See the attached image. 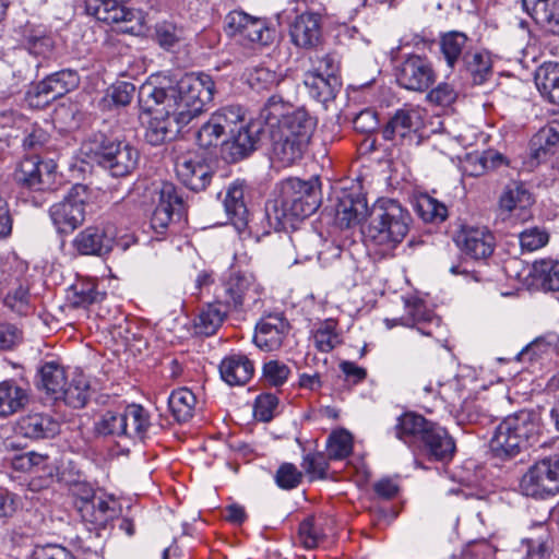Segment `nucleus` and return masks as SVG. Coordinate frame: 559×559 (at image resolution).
Segmentation results:
<instances>
[{
  "instance_id": "nucleus-34",
  "label": "nucleus",
  "mask_w": 559,
  "mask_h": 559,
  "mask_svg": "<svg viewBox=\"0 0 559 559\" xmlns=\"http://www.w3.org/2000/svg\"><path fill=\"white\" fill-rule=\"evenodd\" d=\"M533 284L545 292L559 290V261L540 259L533 263L530 272Z\"/></svg>"
},
{
  "instance_id": "nucleus-39",
  "label": "nucleus",
  "mask_w": 559,
  "mask_h": 559,
  "mask_svg": "<svg viewBox=\"0 0 559 559\" xmlns=\"http://www.w3.org/2000/svg\"><path fill=\"white\" fill-rule=\"evenodd\" d=\"M91 396V385L87 377L82 371H74L70 381L67 380L64 393L60 400L73 408H82Z\"/></svg>"
},
{
  "instance_id": "nucleus-56",
  "label": "nucleus",
  "mask_w": 559,
  "mask_h": 559,
  "mask_svg": "<svg viewBox=\"0 0 559 559\" xmlns=\"http://www.w3.org/2000/svg\"><path fill=\"white\" fill-rule=\"evenodd\" d=\"M4 305L17 314H27L31 311L28 287L19 282L7 293Z\"/></svg>"
},
{
  "instance_id": "nucleus-42",
  "label": "nucleus",
  "mask_w": 559,
  "mask_h": 559,
  "mask_svg": "<svg viewBox=\"0 0 559 559\" xmlns=\"http://www.w3.org/2000/svg\"><path fill=\"white\" fill-rule=\"evenodd\" d=\"M407 317L400 319V323L405 326H417V330L425 335H432V331L421 326L425 323L439 326L440 318L428 310L424 302L415 300L406 302Z\"/></svg>"
},
{
  "instance_id": "nucleus-21",
  "label": "nucleus",
  "mask_w": 559,
  "mask_h": 559,
  "mask_svg": "<svg viewBox=\"0 0 559 559\" xmlns=\"http://www.w3.org/2000/svg\"><path fill=\"white\" fill-rule=\"evenodd\" d=\"M289 35L299 48H317L322 40L321 15L309 11L297 15L290 24Z\"/></svg>"
},
{
  "instance_id": "nucleus-58",
  "label": "nucleus",
  "mask_w": 559,
  "mask_h": 559,
  "mask_svg": "<svg viewBox=\"0 0 559 559\" xmlns=\"http://www.w3.org/2000/svg\"><path fill=\"white\" fill-rule=\"evenodd\" d=\"M519 239L522 250L532 252L547 245L549 235L543 228L532 227L523 230L520 234Z\"/></svg>"
},
{
  "instance_id": "nucleus-23",
  "label": "nucleus",
  "mask_w": 559,
  "mask_h": 559,
  "mask_svg": "<svg viewBox=\"0 0 559 559\" xmlns=\"http://www.w3.org/2000/svg\"><path fill=\"white\" fill-rule=\"evenodd\" d=\"M79 84V73L71 69H63L38 82L34 93L36 97H44L45 102L48 103L72 92Z\"/></svg>"
},
{
  "instance_id": "nucleus-41",
  "label": "nucleus",
  "mask_w": 559,
  "mask_h": 559,
  "mask_svg": "<svg viewBox=\"0 0 559 559\" xmlns=\"http://www.w3.org/2000/svg\"><path fill=\"white\" fill-rule=\"evenodd\" d=\"M229 311L228 308H225L224 305L215 298L214 302L207 304L201 309L195 323L197 330L199 333L206 336L213 335L222 325Z\"/></svg>"
},
{
  "instance_id": "nucleus-11",
  "label": "nucleus",
  "mask_w": 559,
  "mask_h": 559,
  "mask_svg": "<svg viewBox=\"0 0 559 559\" xmlns=\"http://www.w3.org/2000/svg\"><path fill=\"white\" fill-rule=\"evenodd\" d=\"M423 127V117L419 109L401 108L388 120L382 130L386 141L401 145L418 143V131Z\"/></svg>"
},
{
  "instance_id": "nucleus-37",
  "label": "nucleus",
  "mask_w": 559,
  "mask_h": 559,
  "mask_svg": "<svg viewBox=\"0 0 559 559\" xmlns=\"http://www.w3.org/2000/svg\"><path fill=\"white\" fill-rule=\"evenodd\" d=\"M535 83L544 97L559 106V63L546 62L542 64L536 70Z\"/></svg>"
},
{
  "instance_id": "nucleus-60",
  "label": "nucleus",
  "mask_w": 559,
  "mask_h": 559,
  "mask_svg": "<svg viewBox=\"0 0 559 559\" xmlns=\"http://www.w3.org/2000/svg\"><path fill=\"white\" fill-rule=\"evenodd\" d=\"M526 559H546L550 555V534L544 531L537 537L526 540Z\"/></svg>"
},
{
  "instance_id": "nucleus-55",
  "label": "nucleus",
  "mask_w": 559,
  "mask_h": 559,
  "mask_svg": "<svg viewBox=\"0 0 559 559\" xmlns=\"http://www.w3.org/2000/svg\"><path fill=\"white\" fill-rule=\"evenodd\" d=\"M287 104L278 95H272L260 110V119L271 128H277L278 123L288 112Z\"/></svg>"
},
{
  "instance_id": "nucleus-49",
  "label": "nucleus",
  "mask_w": 559,
  "mask_h": 559,
  "mask_svg": "<svg viewBox=\"0 0 559 559\" xmlns=\"http://www.w3.org/2000/svg\"><path fill=\"white\" fill-rule=\"evenodd\" d=\"M464 64L474 84H483L491 74L489 56L481 52L464 55Z\"/></svg>"
},
{
  "instance_id": "nucleus-7",
  "label": "nucleus",
  "mask_w": 559,
  "mask_h": 559,
  "mask_svg": "<svg viewBox=\"0 0 559 559\" xmlns=\"http://www.w3.org/2000/svg\"><path fill=\"white\" fill-rule=\"evenodd\" d=\"M90 199L88 188L76 183L63 199L49 209L50 219L60 234H71L85 221V206Z\"/></svg>"
},
{
  "instance_id": "nucleus-12",
  "label": "nucleus",
  "mask_w": 559,
  "mask_h": 559,
  "mask_svg": "<svg viewBox=\"0 0 559 559\" xmlns=\"http://www.w3.org/2000/svg\"><path fill=\"white\" fill-rule=\"evenodd\" d=\"M83 495L79 496L75 507L81 519L95 528H105L118 515L117 501L111 498L96 496L92 488L83 486Z\"/></svg>"
},
{
  "instance_id": "nucleus-54",
  "label": "nucleus",
  "mask_w": 559,
  "mask_h": 559,
  "mask_svg": "<svg viewBox=\"0 0 559 559\" xmlns=\"http://www.w3.org/2000/svg\"><path fill=\"white\" fill-rule=\"evenodd\" d=\"M155 39L162 48L169 50L185 39V32L171 22H162L155 27Z\"/></svg>"
},
{
  "instance_id": "nucleus-64",
  "label": "nucleus",
  "mask_w": 559,
  "mask_h": 559,
  "mask_svg": "<svg viewBox=\"0 0 559 559\" xmlns=\"http://www.w3.org/2000/svg\"><path fill=\"white\" fill-rule=\"evenodd\" d=\"M313 343L322 353L331 352L338 343V336L330 324L320 326L313 334Z\"/></svg>"
},
{
  "instance_id": "nucleus-25",
  "label": "nucleus",
  "mask_w": 559,
  "mask_h": 559,
  "mask_svg": "<svg viewBox=\"0 0 559 559\" xmlns=\"http://www.w3.org/2000/svg\"><path fill=\"white\" fill-rule=\"evenodd\" d=\"M522 5L547 33L559 36V0H522Z\"/></svg>"
},
{
  "instance_id": "nucleus-27",
  "label": "nucleus",
  "mask_w": 559,
  "mask_h": 559,
  "mask_svg": "<svg viewBox=\"0 0 559 559\" xmlns=\"http://www.w3.org/2000/svg\"><path fill=\"white\" fill-rule=\"evenodd\" d=\"M243 185L240 182H234L229 186L224 200V206L226 214L237 229L238 233H243L249 223V212L246 206Z\"/></svg>"
},
{
  "instance_id": "nucleus-38",
  "label": "nucleus",
  "mask_w": 559,
  "mask_h": 559,
  "mask_svg": "<svg viewBox=\"0 0 559 559\" xmlns=\"http://www.w3.org/2000/svg\"><path fill=\"white\" fill-rule=\"evenodd\" d=\"M273 160L282 167H289L300 162L307 151V146L301 142L289 141L287 138L272 135Z\"/></svg>"
},
{
  "instance_id": "nucleus-48",
  "label": "nucleus",
  "mask_w": 559,
  "mask_h": 559,
  "mask_svg": "<svg viewBox=\"0 0 559 559\" xmlns=\"http://www.w3.org/2000/svg\"><path fill=\"white\" fill-rule=\"evenodd\" d=\"M415 210L427 223H440L448 216L447 206L427 194H423L416 200Z\"/></svg>"
},
{
  "instance_id": "nucleus-3",
  "label": "nucleus",
  "mask_w": 559,
  "mask_h": 559,
  "mask_svg": "<svg viewBox=\"0 0 559 559\" xmlns=\"http://www.w3.org/2000/svg\"><path fill=\"white\" fill-rule=\"evenodd\" d=\"M540 435L539 417L533 411L523 409L507 416L496 428L490 440L493 454L512 459L534 445Z\"/></svg>"
},
{
  "instance_id": "nucleus-28",
  "label": "nucleus",
  "mask_w": 559,
  "mask_h": 559,
  "mask_svg": "<svg viewBox=\"0 0 559 559\" xmlns=\"http://www.w3.org/2000/svg\"><path fill=\"white\" fill-rule=\"evenodd\" d=\"M21 44L34 56H47L52 48L51 37L44 24L27 21L20 27Z\"/></svg>"
},
{
  "instance_id": "nucleus-19",
  "label": "nucleus",
  "mask_w": 559,
  "mask_h": 559,
  "mask_svg": "<svg viewBox=\"0 0 559 559\" xmlns=\"http://www.w3.org/2000/svg\"><path fill=\"white\" fill-rule=\"evenodd\" d=\"M85 9L87 14L100 22L123 24L120 27L121 32L129 33L134 31V25L129 24L138 21L136 13L118 0H86Z\"/></svg>"
},
{
  "instance_id": "nucleus-63",
  "label": "nucleus",
  "mask_w": 559,
  "mask_h": 559,
  "mask_svg": "<svg viewBox=\"0 0 559 559\" xmlns=\"http://www.w3.org/2000/svg\"><path fill=\"white\" fill-rule=\"evenodd\" d=\"M31 559H76L66 547L59 544L36 545Z\"/></svg>"
},
{
  "instance_id": "nucleus-10",
  "label": "nucleus",
  "mask_w": 559,
  "mask_h": 559,
  "mask_svg": "<svg viewBox=\"0 0 559 559\" xmlns=\"http://www.w3.org/2000/svg\"><path fill=\"white\" fill-rule=\"evenodd\" d=\"M397 84L408 91L426 92L437 80L432 62L420 55H408L396 67Z\"/></svg>"
},
{
  "instance_id": "nucleus-52",
  "label": "nucleus",
  "mask_w": 559,
  "mask_h": 559,
  "mask_svg": "<svg viewBox=\"0 0 559 559\" xmlns=\"http://www.w3.org/2000/svg\"><path fill=\"white\" fill-rule=\"evenodd\" d=\"M106 293L99 292L94 282H80L73 285V305L87 307L102 301Z\"/></svg>"
},
{
  "instance_id": "nucleus-2",
  "label": "nucleus",
  "mask_w": 559,
  "mask_h": 559,
  "mask_svg": "<svg viewBox=\"0 0 559 559\" xmlns=\"http://www.w3.org/2000/svg\"><path fill=\"white\" fill-rule=\"evenodd\" d=\"M276 189L277 197L265 206L269 224L275 230L285 229L296 221L309 217L321 205V182L317 176L308 180L287 178Z\"/></svg>"
},
{
  "instance_id": "nucleus-29",
  "label": "nucleus",
  "mask_w": 559,
  "mask_h": 559,
  "mask_svg": "<svg viewBox=\"0 0 559 559\" xmlns=\"http://www.w3.org/2000/svg\"><path fill=\"white\" fill-rule=\"evenodd\" d=\"M423 443L430 459L436 461H449L455 452V442L448 431L435 424L426 432Z\"/></svg>"
},
{
  "instance_id": "nucleus-8",
  "label": "nucleus",
  "mask_w": 559,
  "mask_h": 559,
  "mask_svg": "<svg viewBox=\"0 0 559 559\" xmlns=\"http://www.w3.org/2000/svg\"><path fill=\"white\" fill-rule=\"evenodd\" d=\"M520 487L527 497L545 499L559 492V454L537 461L523 475Z\"/></svg>"
},
{
  "instance_id": "nucleus-22",
  "label": "nucleus",
  "mask_w": 559,
  "mask_h": 559,
  "mask_svg": "<svg viewBox=\"0 0 559 559\" xmlns=\"http://www.w3.org/2000/svg\"><path fill=\"white\" fill-rule=\"evenodd\" d=\"M289 330V324L282 314H269L255 325L253 341L266 352L278 349Z\"/></svg>"
},
{
  "instance_id": "nucleus-15",
  "label": "nucleus",
  "mask_w": 559,
  "mask_h": 559,
  "mask_svg": "<svg viewBox=\"0 0 559 559\" xmlns=\"http://www.w3.org/2000/svg\"><path fill=\"white\" fill-rule=\"evenodd\" d=\"M226 31L230 36L251 43L266 45L272 31L262 19L251 16L243 11H231L225 19Z\"/></svg>"
},
{
  "instance_id": "nucleus-13",
  "label": "nucleus",
  "mask_w": 559,
  "mask_h": 559,
  "mask_svg": "<svg viewBox=\"0 0 559 559\" xmlns=\"http://www.w3.org/2000/svg\"><path fill=\"white\" fill-rule=\"evenodd\" d=\"M534 198L523 182L508 183L498 200V210L503 219L526 221L531 217Z\"/></svg>"
},
{
  "instance_id": "nucleus-18",
  "label": "nucleus",
  "mask_w": 559,
  "mask_h": 559,
  "mask_svg": "<svg viewBox=\"0 0 559 559\" xmlns=\"http://www.w3.org/2000/svg\"><path fill=\"white\" fill-rule=\"evenodd\" d=\"M260 121H250L240 126L230 133V138L223 142V153L229 162H238L250 155L257 148V144L262 133Z\"/></svg>"
},
{
  "instance_id": "nucleus-31",
  "label": "nucleus",
  "mask_w": 559,
  "mask_h": 559,
  "mask_svg": "<svg viewBox=\"0 0 559 559\" xmlns=\"http://www.w3.org/2000/svg\"><path fill=\"white\" fill-rule=\"evenodd\" d=\"M29 401L27 389L14 380L0 382V416L9 417L23 409Z\"/></svg>"
},
{
  "instance_id": "nucleus-59",
  "label": "nucleus",
  "mask_w": 559,
  "mask_h": 559,
  "mask_svg": "<svg viewBox=\"0 0 559 559\" xmlns=\"http://www.w3.org/2000/svg\"><path fill=\"white\" fill-rule=\"evenodd\" d=\"M247 82L253 90H269L278 83V76L274 71L260 67L248 72Z\"/></svg>"
},
{
  "instance_id": "nucleus-40",
  "label": "nucleus",
  "mask_w": 559,
  "mask_h": 559,
  "mask_svg": "<svg viewBox=\"0 0 559 559\" xmlns=\"http://www.w3.org/2000/svg\"><path fill=\"white\" fill-rule=\"evenodd\" d=\"M195 404L197 397L188 388L174 390L168 397V408L176 421L180 424L193 417Z\"/></svg>"
},
{
  "instance_id": "nucleus-45",
  "label": "nucleus",
  "mask_w": 559,
  "mask_h": 559,
  "mask_svg": "<svg viewBox=\"0 0 559 559\" xmlns=\"http://www.w3.org/2000/svg\"><path fill=\"white\" fill-rule=\"evenodd\" d=\"M557 345L558 336L556 334L550 333L537 337L519 353L518 359L522 362L542 359L544 356L556 352Z\"/></svg>"
},
{
  "instance_id": "nucleus-43",
  "label": "nucleus",
  "mask_w": 559,
  "mask_h": 559,
  "mask_svg": "<svg viewBox=\"0 0 559 559\" xmlns=\"http://www.w3.org/2000/svg\"><path fill=\"white\" fill-rule=\"evenodd\" d=\"M304 83L309 90L310 95L323 103L333 99L338 87L337 78H324L313 71L305 73Z\"/></svg>"
},
{
  "instance_id": "nucleus-61",
  "label": "nucleus",
  "mask_w": 559,
  "mask_h": 559,
  "mask_svg": "<svg viewBox=\"0 0 559 559\" xmlns=\"http://www.w3.org/2000/svg\"><path fill=\"white\" fill-rule=\"evenodd\" d=\"M263 378L273 386H280L284 384L290 373L289 367L278 360H270L263 366Z\"/></svg>"
},
{
  "instance_id": "nucleus-57",
  "label": "nucleus",
  "mask_w": 559,
  "mask_h": 559,
  "mask_svg": "<svg viewBox=\"0 0 559 559\" xmlns=\"http://www.w3.org/2000/svg\"><path fill=\"white\" fill-rule=\"evenodd\" d=\"M311 480L324 479L329 467L328 459L322 452L308 453L301 464Z\"/></svg>"
},
{
  "instance_id": "nucleus-62",
  "label": "nucleus",
  "mask_w": 559,
  "mask_h": 559,
  "mask_svg": "<svg viewBox=\"0 0 559 559\" xmlns=\"http://www.w3.org/2000/svg\"><path fill=\"white\" fill-rule=\"evenodd\" d=\"M302 478V473L292 463L282 464L276 474L275 481L282 489H294L296 488Z\"/></svg>"
},
{
  "instance_id": "nucleus-24",
  "label": "nucleus",
  "mask_w": 559,
  "mask_h": 559,
  "mask_svg": "<svg viewBox=\"0 0 559 559\" xmlns=\"http://www.w3.org/2000/svg\"><path fill=\"white\" fill-rule=\"evenodd\" d=\"M176 174L182 185L195 192L204 190L212 179L209 165L190 158H182L176 163Z\"/></svg>"
},
{
  "instance_id": "nucleus-9",
  "label": "nucleus",
  "mask_w": 559,
  "mask_h": 559,
  "mask_svg": "<svg viewBox=\"0 0 559 559\" xmlns=\"http://www.w3.org/2000/svg\"><path fill=\"white\" fill-rule=\"evenodd\" d=\"M56 165L36 156L24 158L14 173L15 181L32 192L50 194L57 190Z\"/></svg>"
},
{
  "instance_id": "nucleus-17",
  "label": "nucleus",
  "mask_w": 559,
  "mask_h": 559,
  "mask_svg": "<svg viewBox=\"0 0 559 559\" xmlns=\"http://www.w3.org/2000/svg\"><path fill=\"white\" fill-rule=\"evenodd\" d=\"M154 192L157 195V204L152 214L151 224L155 230L162 231L167 228L175 215L178 217L182 215L183 200L171 182H160Z\"/></svg>"
},
{
  "instance_id": "nucleus-32",
  "label": "nucleus",
  "mask_w": 559,
  "mask_h": 559,
  "mask_svg": "<svg viewBox=\"0 0 559 559\" xmlns=\"http://www.w3.org/2000/svg\"><path fill=\"white\" fill-rule=\"evenodd\" d=\"M19 429L26 438H50L59 431V424L49 415L36 413L22 417Z\"/></svg>"
},
{
  "instance_id": "nucleus-6",
  "label": "nucleus",
  "mask_w": 559,
  "mask_h": 559,
  "mask_svg": "<svg viewBox=\"0 0 559 559\" xmlns=\"http://www.w3.org/2000/svg\"><path fill=\"white\" fill-rule=\"evenodd\" d=\"M262 294L263 287L252 273L235 270L222 280L215 298L230 311L240 312L255 306Z\"/></svg>"
},
{
  "instance_id": "nucleus-5",
  "label": "nucleus",
  "mask_w": 559,
  "mask_h": 559,
  "mask_svg": "<svg viewBox=\"0 0 559 559\" xmlns=\"http://www.w3.org/2000/svg\"><path fill=\"white\" fill-rule=\"evenodd\" d=\"M82 150L86 155L93 156L112 177H124L131 174L139 160L136 148L102 132L92 134L83 143Z\"/></svg>"
},
{
  "instance_id": "nucleus-35",
  "label": "nucleus",
  "mask_w": 559,
  "mask_h": 559,
  "mask_svg": "<svg viewBox=\"0 0 559 559\" xmlns=\"http://www.w3.org/2000/svg\"><path fill=\"white\" fill-rule=\"evenodd\" d=\"M40 388L55 400H60L67 385L64 368L57 361H47L39 369Z\"/></svg>"
},
{
  "instance_id": "nucleus-47",
  "label": "nucleus",
  "mask_w": 559,
  "mask_h": 559,
  "mask_svg": "<svg viewBox=\"0 0 559 559\" xmlns=\"http://www.w3.org/2000/svg\"><path fill=\"white\" fill-rule=\"evenodd\" d=\"M297 134H301L302 138H310L317 126V121L309 112L302 108L294 110L287 114L278 123Z\"/></svg>"
},
{
  "instance_id": "nucleus-51",
  "label": "nucleus",
  "mask_w": 559,
  "mask_h": 559,
  "mask_svg": "<svg viewBox=\"0 0 559 559\" xmlns=\"http://www.w3.org/2000/svg\"><path fill=\"white\" fill-rule=\"evenodd\" d=\"M95 429L102 436L126 437L127 430L123 412H105L96 423Z\"/></svg>"
},
{
  "instance_id": "nucleus-14",
  "label": "nucleus",
  "mask_w": 559,
  "mask_h": 559,
  "mask_svg": "<svg viewBox=\"0 0 559 559\" xmlns=\"http://www.w3.org/2000/svg\"><path fill=\"white\" fill-rule=\"evenodd\" d=\"M147 111H153L155 115L151 117L146 127L144 139L151 145H162L171 141L180 132L181 128L187 126L186 122H180L177 115L169 112L164 105H155L152 109L146 108Z\"/></svg>"
},
{
  "instance_id": "nucleus-50",
  "label": "nucleus",
  "mask_w": 559,
  "mask_h": 559,
  "mask_svg": "<svg viewBox=\"0 0 559 559\" xmlns=\"http://www.w3.org/2000/svg\"><path fill=\"white\" fill-rule=\"evenodd\" d=\"M328 457L343 460L353 451V438L346 430H337L330 435L326 442Z\"/></svg>"
},
{
  "instance_id": "nucleus-36",
  "label": "nucleus",
  "mask_w": 559,
  "mask_h": 559,
  "mask_svg": "<svg viewBox=\"0 0 559 559\" xmlns=\"http://www.w3.org/2000/svg\"><path fill=\"white\" fill-rule=\"evenodd\" d=\"M435 425V423L428 421L425 417L406 413L399 417L395 426L396 437L404 442H411L413 440H424L426 432Z\"/></svg>"
},
{
  "instance_id": "nucleus-33",
  "label": "nucleus",
  "mask_w": 559,
  "mask_h": 559,
  "mask_svg": "<svg viewBox=\"0 0 559 559\" xmlns=\"http://www.w3.org/2000/svg\"><path fill=\"white\" fill-rule=\"evenodd\" d=\"M126 438L144 441L152 429L151 416L142 405L131 404L123 411Z\"/></svg>"
},
{
  "instance_id": "nucleus-4",
  "label": "nucleus",
  "mask_w": 559,
  "mask_h": 559,
  "mask_svg": "<svg viewBox=\"0 0 559 559\" xmlns=\"http://www.w3.org/2000/svg\"><path fill=\"white\" fill-rule=\"evenodd\" d=\"M412 218L406 209L393 199H381L372 207L364 230L366 240L385 250L395 248L408 233Z\"/></svg>"
},
{
  "instance_id": "nucleus-16",
  "label": "nucleus",
  "mask_w": 559,
  "mask_h": 559,
  "mask_svg": "<svg viewBox=\"0 0 559 559\" xmlns=\"http://www.w3.org/2000/svg\"><path fill=\"white\" fill-rule=\"evenodd\" d=\"M117 237L114 225L88 226L73 239L75 250L84 255H105L112 250Z\"/></svg>"
},
{
  "instance_id": "nucleus-46",
  "label": "nucleus",
  "mask_w": 559,
  "mask_h": 559,
  "mask_svg": "<svg viewBox=\"0 0 559 559\" xmlns=\"http://www.w3.org/2000/svg\"><path fill=\"white\" fill-rule=\"evenodd\" d=\"M466 43L467 36L462 32L452 31L441 37L440 49L450 68L462 57Z\"/></svg>"
},
{
  "instance_id": "nucleus-26",
  "label": "nucleus",
  "mask_w": 559,
  "mask_h": 559,
  "mask_svg": "<svg viewBox=\"0 0 559 559\" xmlns=\"http://www.w3.org/2000/svg\"><path fill=\"white\" fill-rule=\"evenodd\" d=\"M222 379L229 385H243L253 376V362L242 354L225 357L219 365Z\"/></svg>"
},
{
  "instance_id": "nucleus-53",
  "label": "nucleus",
  "mask_w": 559,
  "mask_h": 559,
  "mask_svg": "<svg viewBox=\"0 0 559 559\" xmlns=\"http://www.w3.org/2000/svg\"><path fill=\"white\" fill-rule=\"evenodd\" d=\"M211 118L216 124H221L224 134H230L243 121V111L239 106H228L214 112Z\"/></svg>"
},
{
  "instance_id": "nucleus-44",
  "label": "nucleus",
  "mask_w": 559,
  "mask_h": 559,
  "mask_svg": "<svg viewBox=\"0 0 559 559\" xmlns=\"http://www.w3.org/2000/svg\"><path fill=\"white\" fill-rule=\"evenodd\" d=\"M559 147V121H551L538 130L531 140V150L535 158Z\"/></svg>"
},
{
  "instance_id": "nucleus-20",
  "label": "nucleus",
  "mask_w": 559,
  "mask_h": 559,
  "mask_svg": "<svg viewBox=\"0 0 559 559\" xmlns=\"http://www.w3.org/2000/svg\"><path fill=\"white\" fill-rule=\"evenodd\" d=\"M455 241L462 251L476 260L487 259L495 249V236L486 227L463 226Z\"/></svg>"
},
{
  "instance_id": "nucleus-30",
  "label": "nucleus",
  "mask_w": 559,
  "mask_h": 559,
  "mask_svg": "<svg viewBox=\"0 0 559 559\" xmlns=\"http://www.w3.org/2000/svg\"><path fill=\"white\" fill-rule=\"evenodd\" d=\"M367 211V203L360 195L343 193L337 199L335 219L341 228L358 224Z\"/></svg>"
},
{
  "instance_id": "nucleus-1",
  "label": "nucleus",
  "mask_w": 559,
  "mask_h": 559,
  "mask_svg": "<svg viewBox=\"0 0 559 559\" xmlns=\"http://www.w3.org/2000/svg\"><path fill=\"white\" fill-rule=\"evenodd\" d=\"M214 90L211 75L191 73L168 87L144 84L139 92V102L148 109L164 105L169 112L177 115L180 122L188 124L203 112L204 106L213 99Z\"/></svg>"
}]
</instances>
